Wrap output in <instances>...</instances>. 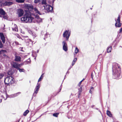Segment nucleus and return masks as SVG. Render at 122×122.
<instances>
[{
	"label": "nucleus",
	"mask_w": 122,
	"mask_h": 122,
	"mask_svg": "<svg viewBox=\"0 0 122 122\" xmlns=\"http://www.w3.org/2000/svg\"><path fill=\"white\" fill-rule=\"evenodd\" d=\"M113 75L117 79H118L121 77V69L120 66L117 64H115L112 68Z\"/></svg>",
	"instance_id": "f257e3e1"
},
{
	"label": "nucleus",
	"mask_w": 122,
	"mask_h": 122,
	"mask_svg": "<svg viewBox=\"0 0 122 122\" xmlns=\"http://www.w3.org/2000/svg\"><path fill=\"white\" fill-rule=\"evenodd\" d=\"M34 18L30 14H26L20 19L21 22L23 23H29L32 22Z\"/></svg>",
	"instance_id": "f03ea898"
},
{
	"label": "nucleus",
	"mask_w": 122,
	"mask_h": 122,
	"mask_svg": "<svg viewBox=\"0 0 122 122\" xmlns=\"http://www.w3.org/2000/svg\"><path fill=\"white\" fill-rule=\"evenodd\" d=\"M14 79L11 76L6 77L4 80L5 83L7 84L13 83L14 82Z\"/></svg>",
	"instance_id": "7ed1b4c3"
},
{
	"label": "nucleus",
	"mask_w": 122,
	"mask_h": 122,
	"mask_svg": "<svg viewBox=\"0 0 122 122\" xmlns=\"http://www.w3.org/2000/svg\"><path fill=\"white\" fill-rule=\"evenodd\" d=\"M71 32L69 30H66L63 33V36L64 37H66V40H68L70 35Z\"/></svg>",
	"instance_id": "20e7f679"
},
{
	"label": "nucleus",
	"mask_w": 122,
	"mask_h": 122,
	"mask_svg": "<svg viewBox=\"0 0 122 122\" xmlns=\"http://www.w3.org/2000/svg\"><path fill=\"white\" fill-rule=\"evenodd\" d=\"M116 23L115 25L116 26L118 27H120L121 25V24L120 23V18L119 15L118 16L117 19H115Z\"/></svg>",
	"instance_id": "39448f33"
},
{
	"label": "nucleus",
	"mask_w": 122,
	"mask_h": 122,
	"mask_svg": "<svg viewBox=\"0 0 122 122\" xmlns=\"http://www.w3.org/2000/svg\"><path fill=\"white\" fill-rule=\"evenodd\" d=\"M44 9L48 12H51L53 10V7L49 5H46L45 6H44Z\"/></svg>",
	"instance_id": "423d86ee"
},
{
	"label": "nucleus",
	"mask_w": 122,
	"mask_h": 122,
	"mask_svg": "<svg viewBox=\"0 0 122 122\" xmlns=\"http://www.w3.org/2000/svg\"><path fill=\"white\" fill-rule=\"evenodd\" d=\"M24 12L23 10L22 9H19L17 10V14L19 17H21L23 15Z\"/></svg>",
	"instance_id": "0eeeda50"
},
{
	"label": "nucleus",
	"mask_w": 122,
	"mask_h": 122,
	"mask_svg": "<svg viewBox=\"0 0 122 122\" xmlns=\"http://www.w3.org/2000/svg\"><path fill=\"white\" fill-rule=\"evenodd\" d=\"M13 67L16 69H18L20 67V64H18L17 63L13 62L11 64Z\"/></svg>",
	"instance_id": "6e6552de"
},
{
	"label": "nucleus",
	"mask_w": 122,
	"mask_h": 122,
	"mask_svg": "<svg viewBox=\"0 0 122 122\" xmlns=\"http://www.w3.org/2000/svg\"><path fill=\"white\" fill-rule=\"evenodd\" d=\"M63 49L65 51H66L67 50V45L65 41L62 42Z\"/></svg>",
	"instance_id": "1a4fd4ad"
},
{
	"label": "nucleus",
	"mask_w": 122,
	"mask_h": 122,
	"mask_svg": "<svg viewBox=\"0 0 122 122\" xmlns=\"http://www.w3.org/2000/svg\"><path fill=\"white\" fill-rule=\"evenodd\" d=\"M35 18L36 21L38 23H40L42 22V19L40 18L39 16L37 15L35 16Z\"/></svg>",
	"instance_id": "9d476101"
},
{
	"label": "nucleus",
	"mask_w": 122,
	"mask_h": 122,
	"mask_svg": "<svg viewBox=\"0 0 122 122\" xmlns=\"http://www.w3.org/2000/svg\"><path fill=\"white\" fill-rule=\"evenodd\" d=\"M0 37L3 43H5V38L3 33L0 32Z\"/></svg>",
	"instance_id": "9b49d317"
},
{
	"label": "nucleus",
	"mask_w": 122,
	"mask_h": 122,
	"mask_svg": "<svg viewBox=\"0 0 122 122\" xmlns=\"http://www.w3.org/2000/svg\"><path fill=\"white\" fill-rule=\"evenodd\" d=\"M13 4V3L11 1H6L3 4L4 6H10Z\"/></svg>",
	"instance_id": "f8f14e48"
},
{
	"label": "nucleus",
	"mask_w": 122,
	"mask_h": 122,
	"mask_svg": "<svg viewBox=\"0 0 122 122\" xmlns=\"http://www.w3.org/2000/svg\"><path fill=\"white\" fill-rule=\"evenodd\" d=\"M22 36L24 38L23 39L24 40L26 43L31 42V40L28 38V37L27 36Z\"/></svg>",
	"instance_id": "ddd939ff"
},
{
	"label": "nucleus",
	"mask_w": 122,
	"mask_h": 122,
	"mask_svg": "<svg viewBox=\"0 0 122 122\" xmlns=\"http://www.w3.org/2000/svg\"><path fill=\"white\" fill-rule=\"evenodd\" d=\"M40 84H38V83H37L36 86L35 91V93L36 94L39 91V89L40 87Z\"/></svg>",
	"instance_id": "4468645a"
},
{
	"label": "nucleus",
	"mask_w": 122,
	"mask_h": 122,
	"mask_svg": "<svg viewBox=\"0 0 122 122\" xmlns=\"http://www.w3.org/2000/svg\"><path fill=\"white\" fill-rule=\"evenodd\" d=\"M21 59L20 57L19 56H16L15 59V61H20Z\"/></svg>",
	"instance_id": "2eb2a0df"
},
{
	"label": "nucleus",
	"mask_w": 122,
	"mask_h": 122,
	"mask_svg": "<svg viewBox=\"0 0 122 122\" xmlns=\"http://www.w3.org/2000/svg\"><path fill=\"white\" fill-rule=\"evenodd\" d=\"M14 27H12V29L13 30L17 31L18 30L17 28V25H14Z\"/></svg>",
	"instance_id": "dca6fc26"
},
{
	"label": "nucleus",
	"mask_w": 122,
	"mask_h": 122,
	"mask_svg": "<svg viewBox=\"0 0 122 122\" xmlns=\"http://www.w3.org/2000/svg\"><path fill=\"white\" fill-rule=\"evenodd\" d=\"M82 88L81 87H80L79 89H78V98H79L80 95L81 93V92L82 91Z\"/></svg>",
	"instance_id": "f3484780"
},
{
	"label": "nucleus",
	"mask_w": 122,
	"mask_h": 122,
	"mask_svg": "<svg viewBox=\"0 0 122 122\" xmlns=\"http://www.w3.org/2000/svg\"><path fill=\"white\" fill-rule=\"evenodd\" d=\"M107 114L109 117H112V114H111L110 111L107 110Z\"/></svg>",
	"instance_id": "a211bd4d"
},
{
	"label": "nucleus",
	"mask_w": 122,
	"mask_h": 122,
	"mask_svg": "<svg viewBox=\"0 0 122 122\" xmlns=\"http://www.w3.org/2000/svg\"><path fill=\"white\" fill-rule=\"evenodd\" d=\"M6 52L5 50H1L0 51V54H3L4 56H5L4 53Z\"/></svg>",
	"instance_id": "6ab92c4d"
},
{
	"label": "nucleus",
	"mask_w": 122,
	"mask_h": 122,
	"mask_svg": "<svg viewBox=\"0 0 122 122\" xmlns=\"http://www.w3.org/2000/svg\"><path fill=\"white\" fill-rule=\"evenodd\" d=\"M34 10L36 13L40 15H41V14L39 11L36 8H35Z\"/></svg>",
	"instance_id": "aec40b11"
},
{
	"label": "nucleus",
	"mask_w": 122,
	"mask_h": 122,
	"mask_svg": "<svg viewBox=\"0 0 122 122\" xmlns=\"http://www.w3.org/2000/svg\"><path fill=\"white\" fill-rule=\"evenodd\" d=\"M0 14L2 15H4L5 14V12L2 9H0Z\"/></svg>",
	"instance_id": "412c9836"
},
{
	"label": "nucleus",
	"mask_w": 122,
	"mask_h": 122,
	"mask_svg": "<svg viewBox=\"0 0 122 122\" xmlns=\"http://www.w3.org/2000/svg\"><path fill=\"white\" fill-rule=\"evenodd\" d=\"M79 51V50L78 49V48L77 47H76L75 48V53H74V55H75Z\"/></svg>",
	"instance_id": "4be33fe9"
},
{
	"label": "nucleus",
	"mask_w": 122,
	"mask_h": 122,
	"mask_svg": "<svg viewBox=\"0 0 122 122\" xmlns=\"http://www.w3.org/2000/svg\"><path fill=\"white\" fill-rule=\"evenodd\" d=\"M112 50V48L111 46L108 47L107 48V52H110Z\"/></svg>",
	"instance_id": "5701e85b"
},
{
	"label": "nucleus",
	"mask_w": 122,
	"mask_h": 122,
	"mask_svg": "<svg viewBox=\"0 0 122 122\" xmlns=\"http://www.w3.org/2000/svg\"><path fill=\"white\" fill-rule=\"evenodd\" d=\"M5 74V73H0V79L2 78L4 76Z\"/></svg>",
	"instance_id": "b1692460"
},
{
	"label": "nucleus",
	"mask_w": 122,
	"mask_h": 122,
	"mask_svg": "<svg viewBox=\"0 0 122 122\" xmlns=\"http://www.w3.org/2000/svg\"><path fill=\"white\" fill-rule=\"evenodd\" d=\"M43 74H42L41 75V76L40 77L39 79L38 80V82H39V81H41L42 79H43Z\"/></svg>",
	"instance_id": "393cba45"
},
{
	"label": "nucleus",
	"mask_w": 122,
	"mask_h": 122,
	"mask_svg": "<svg viewBox=\"0 0 122 122\" xmlns=\"http://www.w3.org/2000/svg\"><path fill=\"white\" fill-rule=\"evenodd\" d=\"M29 111L28 110H26L24 113L23 115L24 116H26L27 114L29 112Z\"/></svg>",
	"instance_id": "a878e982"
},
{
	"label": "nucleus",
	"mask_w": 122,
	"mask_h": 122,
	"mask_svg": "<svg viewBox=\"0 0 122 122\" xmlns=\"http://www.w3.org/2000/svg\"><path fill=\"white\" fill-rule=\"evenodd\" d=\"M18 69L19 70V71L20 72H24L25 71L23 69H20L19 67Z\"/></svg>",
	"instance_id": "bb28decb"
},
{
	"label": "nucleus",
	"mask_w": 122,
	"mask_h": 122,
	"mask_svg": "<svg viewBox=\"0 0 122 122\" xmlns=\"http://www.w3.org/2000/svg\"><path fill=\"white\" fill-rule=\"evenodd\" d=\"M42 3L43 4H46V0H42Z\"/></svg>",
	"instance_id": "cd10ccee"
},
{
	"label": "nucleus",
	"mask_w": 122,
	"mask_h": 122,
	"mask_svg": "<svg viewBox=\"0 0 122 122\" xmlns=\"http://www.w3.org/2000/svg\"><path fill=\"white\" fill-rule=\"evenodd\" d=\"M25 0H17V1L19 3H23L24 1Z\"/></svg>",
	"instance_id": "c85d7f7f"
},
{
	"label": "nucleus",
	"mask_w": 122,
	"mask_h": 122,
	"mask_svg": "<svg viewBox=\"0 0 122 122\" xmlns=\"http://www.w3.org/2000/svg\"><path fill=\"white\" fill-rule=\"evenodd\" d=\"M16 36H17V37L19 39H20L21 40H23V39L22 38H20V36L18 34H16Z\"/></svg>",
	"instance_id": "c756f323"
},
{
	"label": "nucleus",
	"mask_w": 122,
	"mask_h": 122,
	"mask_svg": "<svg viewBox=\"0 0 122 122\" xmlns=\"http://www.w3.org/2000/svg\"><path fill=\"white\" fill-rule=\"evenodd\" d=\"M58 114H59L58 113H54L53 114V116H54V117H57V116L58 115Z\"/></svg>",
	"instance_id": "7c9ffc66"
},
{
	"label": "nucleus",
	"mask_w": 122,
	"mask_h": 122,
	"mask_svg": "<svg viewBox=\"0 0 122 122\" xmlns=\"http://www.w3.org/2000/svg\"><path fill=\"white\" fill-rule=\"evenodd\" d=\"M3 47V45L1 42V41L0 40V48H1Z\"/></svg>",
	"instance_id": "2f4dec72"
},
{
	"label": "nucleus",
	"mask_w": 122,
	"mask_h": 122,
	"mask_svg": "<svg viewBox=\"0 0 122 122\" xmlns=\"http://www.w3.org/2000/svg\"><path fill=\"white\" fill-rule=\"evenodd\" d=\"M3 16L0 15V17H3V18L5 19H7V17L5 16H4V15H3Z\"/></svg>",
	"instance_id": "473e14b6"
},
{
	"label": "nucleus",
	"mask_w": 122,
	"mask_h": 122,
	"mask_svg": "<svg viewBox=\"0 0 122 122\" xmlns=\"http://www.w3.org/2000/svg\"><path fill=\"white\" fill-rule=\"evenodd\" d=\"M27 64L29 63L30 62V59H28L27 61Z\"/></svg>",
	"instance_id": "72a5a7b5"
},
{
	"label": "nucleus",
	"mask_w": 122,
	"mask_h": 122,
	"mask_svg": "<svg viewBox=\"0 0 122 122\" xmlns=\"http://www.w3.org/2000/svg\"><path fill=\"white\" fill-rule=\"evenodd\" d=\"M39 0H35L34 2L35 3H37L39 2Z\"/></svg>",
	"instance_id": "f704fd0d"
},
{
	"label": "nucleus",
	"mask_w": 122,
	"mask_h": 122,
	"mask_svg": "<svg viewBox=\"0 0 122 122\" xmlns=\"http://www.w3.org/2000/svg\"><path fill=\"white\" fill-rule=\"evenodd\" d=\"M83 81V80H82L81 81L79 82V83L78 84V85L79 86H80V85H81V83Z\"/></svg>",
	"instance_id": "c9c22d12"
},
{
	"label": "nucleus",
	"mask_w": 122,
	"mask_h": 122,
	"mask_svg": "<svg viewBox=\"0 0 122 122\" xmlns=\"http://www.w3.org/2000/svg\"><path fill=\"white\" fill-rule=\"evenodd\" d=\"M76 60H77L76 58L74 59L73 61L74 62H76Z\"/></svg>",
	"instance_id": "e433bc0d"
},
{
	"label": "nucleus",
	"mask_w": 122,
	"mask_h": 122,
	"mask_svg": "<svg viewBox=\"0 0 122 122\" xmlns=\"http://www.w3.org/2000/svg\"><path fill=\"white\" fill-rule=\"evenodd\" d=\"M17 96V95L16 94H15L14 95H12L11 97H16Z\"/></svg>",
	"instance_id": "4c0bfd02"
},
{
	"label": "nucleus",
	"mask_w": 122,
	"mask_h": 122,
	"mask_svg": "<svg viewBox=\"0 0 122 122\" xmlns=\"http://www.w3.org/2000/svg\"><path fill=\"white\" fill-rule=\"evenodd\" d=\"M15 43L16 45H19V43L17 41L15 42Z\"/></svg>",
	"instance_id": "58836bf2"
},
{
	"label": "nucleus",
	"mask_w": 122,
	"mask_h": 122,
	"mask_svg": "<svg viewBox=\"0 0 122 122\" xmlns=\"http://www.w3.org/2000/svg\"><path fill=\"white\" fill-rule=\"evenodd\" d=\"M90 90H92L93 91V88L92 87H91V88H90Z\"/></svg>",
	"instance_id": "ea45409f"
},
{
	"label": "nucleus",
	"mask_w": 122,
	"mask_h": 122,
	"mask_svg": "<svg viewBox=\"0 0 122 122\" xmlns=\"http://www.w3.org/2000/svg\"><path fill=\"white\" fill-rule=\"evenodd\" d=\"M75 63V62H74L73 61L72 62V65L73 66L74 64Z\"/></svg>",
	"instance_id": "a19ab883"
},
{
	"label": "nucleus",
	"mask_w": 122,
	"mask_h": 122,
	"mask_svg": "<svg viewBox=\"0 0 122 122\" xmlns=\"http://www.w3.org/2000/svg\"><path fill=\"white\" fill-rule=\"evenodd\" d=\"M122 27L120 29V32H122Z\"/></svg>",
	"instance_id": "79ce46f5"
},
{
	"label": "nucleus",
	"mask_w": 122,
	"mask_h": 122,
	"mask_svg": "<svg viewBox=\"0 0 122 122\" xmlns=\"http://www.w3.org/2000/svg\"><path fill=\"white\" fill-rule=\"evenodd\" d=\"M20 64V66H22L23 65H24V64L23 63H21V64Z\"/></svg>",
	"instance_id": "37998d69"
},
{
	"label": "nucleus",
	"mask_w": 122,
	"mask_h": 122,
	"mask_svg": "<svg viewBox=\"0 0 122 122\" xmlns=\"http://www.w3.org/2000/svg\"><path fill=\"white\" fill-rule=\"evenodd\" d=\"M92 90H90L89 91V92L91 94L92 93Z\"/></svg>",
	"instance_id": "c03bdc74"
},
{
	"label": "nucleus",
	"mask_w": 122,
	"mask_h": 122,
	"mask_svg": "<svg viewBox=\"0 0 122 122\" xmlns=\"http://www.w3.org/2000/svg\"><path fill=\"white\" fill-rule=\"evenodd\" d=\"M84 79H83L82 80H83V81L84 80Z\"/></svg>",
	"instance_id": "a18cd8bd"
},
{
	"label": "nucleus",
	"mask_w": 122,
	"mask_h": 122,
	"mask_svg": "<svg viewBox=\"0 0 122 122\" xmlns=\"http://www.w3.org/2000/svg\"><path fill=\"white\" fill-rule=\"evenodd\" d=\"M53 2L54 1H53Z\"/></svg>",
	"instance_id": "49530a36"
}]
</instances>
